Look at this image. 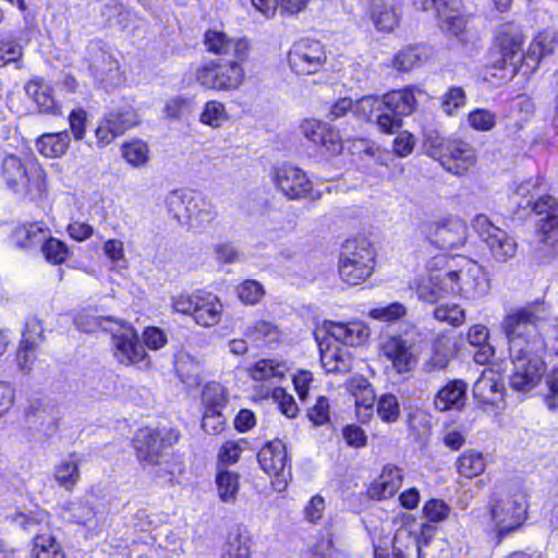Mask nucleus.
<instances>
[{"mask_svg": "<svg viewBox=\"0 0 558 558\" xmlns=\"http://www.w3.org/2000/svg\"><path fill=\"white\" fill-rule=\"evenodd\" d=\"M548 317L549 306L544 300H536L510 310L501 322L513 365L510 387L515 391L532 390L545 374L546 365L542 354L546 343L537 327L547 322Z\"/></svg>", "mask_w": 558, "mask_h": 558, "instance_id": "1", "label": "nucleus"}, {"mask_svg": "<svg viewBox=\"0 0 558 558\" xmlns=\"http://www.w3.org/2000/svg\"><path fill=\"white\" fill-rule=\"evenodd\" d=\"M1 178L10 191L32 201L41 198L47 190V173L34 158L22 160L15 155L5 156Z\"/></svg>", "mask_w": 558, "mask_h": 558, "instance_id": "2", "label": "nucleus"}, {"mask_svg": "<svg viewBox=\"0 0 558 558\" xmlns=\"http://www.w3.org/2000/svg\"><path fill=\"white\" fill-rule=\"evenodd\" d=\"M489 517L499 541L519 530L526 520V504L522 497L496 490L489 497Z\"/></svg>", "mask_w": 558, "mask_h": 558, "instance_id": "3", "label": "nucleus"}, {"mask_svg": "<svg viewBox=\"0 0 558 558\" xmlns=\"http://www.w3.org/2000/svg\"><path fill=\"white\" fill-rule=\"evenodd\" d=\"M375 266V252L366 240H349L339 257V275L342 281L356 286L367 279Z\"/></svg>", "mask_w": 558, "mask_h": 558, "instance_id": "4", "label": "nucleus"}, {"mask_svg": "<svg viewBox=\"0 0 558 558\" xmlns=\"http://www.w3.org/2000/svg\"><path fill=\"white\" fill-rule=\"evenodd\" d=\"M525 38L520 25L513 22L500 24L496 31L494 43L499 58L494 61V68L510 69L511 75L517 74L520 66L525 64V53L522 49Z\"/></svg>", "mask_w": 558, "mask_h": 558, "instance_id": "5", "label": "nucleus"}, {"mask_svg": "<svg viewBox=\"0 0 558 558\" xmlns=\"http://www.w3.org/2000/svg\"><path fill=\"white\" fill-rule=\"evenodd\" d=\"M416 108V99L411 87L391 90L381 98L373 95L364 96L353 105V112L361 119L371 121L380 110L398 113H412Z\"/></svg>", "mask_w": 558, "mask_h": 558, "instance_id": "6", "label": "nucleus"}, {"mask_svg": "<svg viewBox=\"0 0 558 558\" xmlns=\"http://www.w3.org/2000/svg\"><path fill=\"white\" fill-rule=\"evenodd\" d=\"M98 325L112 335L114 356L122 364H137L143 362L147 354L140 343L134 328L124 323L113 320L112 317H99Z\"/></svg>", "mask_w": 558, "mask_h": 558, "instance_id": "7", "label": "nucleus"}, {"mask_svg": "<svg viewBox=\"0 0 558 558\" xmlns=\"http://www.w3.org/2000/svg\"><path fill=\"white\" fill-rule=\"evenodd\" d=\"M472 228L495 262L507 263L515 256L518 250L515 239L495 226L486 215H476L472 220Z\"/></svg>", "mask_w": 558, "mask_h": 558, "instance_id": "8", "label": "nucleus"}, {"mask_svg": "<svg viewBox=\"0 0 558 558\" xmlns=\"http://www.w3.org/2000/svg\"><path fill=\"white\" fill-rule=\"evenodd\" d=\"M246 60L230 59L226 63L209 61L196 72L201 85L216 90H234L244 80L243 62Z\"/></svg>", "mask_w": 558, "mask_h": 558, "instance_id": "9", "label": "nucleus"}, {"mask_svg": "<svg viewBox=\"0 0 558 558\" xmlns=\"http://www.w3.org/2000/svg\"><path fill=\"white\" fill-rule=\"evenodd\" d=\"M180 434L173 428L145 427L137 432L134 448L137 458L146 464H157L163 450L179 440Z\"/></svg>", "mask_w": 558, "mask_h": 558, "instance_id": "10", "label": "nucleus"}, {"mask_svg": "<svg viewBox=\"0 0 558 558\" xmlns=\"http://www.w3.org/2000/svg\"><path fill=\"white\" fill-rule=\"evenodd\" d=\"M326 59V52L320 41L310 38L295 41L288 54L291 70L299 75L317 73L323 69Z\"/></svg>", "mask_w": 558, "mask_h": 558, "instance_id": "11", "label": "nucleus"}, {"mask_svg": "<svg viewBox=\"0 0 558 558\" xmlns=\"http://www.w3.org/2000/svg\"><path fill=\"white\" fill-rule=\"evenodd\" d=\"M422 231L430 244L440 250L462 246L466 241V226L457 217H447L422 226Z\"/></svg>", "mask_w": 558, "mask_h": 558, "instance_id": "12", "label": "nucleus"}, {"mask_svg": "<svg viewBox=\"0 0 558 558\" xmlns=\"http://www.w3.org/2000/svg\"><path fill=\"white\" fill-rule=\"evenodd\" d=\"M446 290L451 293H460L466 299H480L485 296L490 289L489 280L477 266H472L466 271L449 270L445 272Z\"/></svg>", "mask_w": 558, "mask_h": 558, "instance_id": "13", "label": "nucleus"}, {"mask_svg": "<svg viewBox=\"0 0 558 558\" xmlns=\"http://www.w3.org/2000/svg\"><path fill=\"white\" fill-rule=\"evenodd\" d=\"M136 124L137 114L131 106L124 105L111 110L95 131L98 146L104 147L110 144L117 136Z\"/></svg>", "mask_w": 558, "mask_h": 558, "instance_id": "14", "label": "nucleus"}, {"mask_svg": "<svg viewBox=\"0 0 558 558\" xmlns=\"http://www.w3.org/2000/svg\"><path fill=\"white\" fill-rule=\"evenodd\" d=\"M276 185L289 199L317 198L320 196V193L313 194V184L306 173L302 169L288 163L277 169Z\"/></svg>", "mask_w": 558, "mask_h": 558, "instance_id": "15", "label": "nucleus"}, {"mask_svg": "<svg viewBox=\"0 0 558 558\" xmlns=\"http://www.w3.org/2000/svg\"><path fill=\"white\" fill-rule=\"evenodd\" d=\"M530 211L539 217L536 227L539 240L550 246L558 245V199L548 194L538 196Z\"/></svg>", "mask_w": 558, "mask_h": 558, "instance_id": "16", "label": "nucleus"}, {"mask_svg": "<svg viewBox=\"0 0 558 558\" xmlns=\"http://www.w3.org/2000/svg\"><path fill=\"white\" fill-rule=\"evenodd\" d=\"M204 44L209 52L231 59L247 60L251 52L246 38H233L219 31H207Z\"/></svg>", "mask_w": 558, "mask_h": 558, "instance_id": "17", "label": "nucleus"}, {"mask_svg": "<svg viewBox=\"0 0 558 558\" xmlns=\"http://www.w3.org/2000/svg\"><path fill=\"white\" fill-rule=\"evenodd\" d=\"M437 160L448 172L462 175L475 165L476 155L469 143L461 140H451Z\"/></svg>", "mask_w": 558, "mask_h": 558, "instance_id": "18", "label": "nucleus"}, {"mask_svg": "<svg viewBox=\"0 0 558 558\" xmlns=\"http://www.w3.org/2000/svg\"><path fill=\"white\" fill-rule=\"evenodd\" d=\"M381 351L399 374L411 372L417 363L413 343L400 336L386 338Z\"/></svg>", "mask_w": 558, "mask_h": 558, "instance_id": "19", "label": "nucleus"}, {"mask_svg": "<svg viewBox=\"0 0 558 558\" xmlns=\"http://www.w3.org/2000/svg\"><path fill=\"white\" fill-rule=\"evenodd\" d=\"M505 385L500 367L486 368L473 385V397L477 402L498 405L504 401Z\"/></svg>", "mask_w": 558, "mask_h": 558, "instance_id": "20", "label": "nucleus"}, {"mask_svg": "<svg viewBox=\"0 0 558 558\" xmlns=\"http://www.w3.org/2000/svg\"><path fill=\"white\" fill-rule=\"evenodd\" d=\"M461 0H440L437 19L440 29L447 36H453L463 41L466 32L468 19L462 12Z\"/></svg>", "mask_w": 558, "mask_h": 558, "instance_id": "21", "label": "nucleus"}, {"mask_svg": "<svg viewBox=\"0 0 558 558\" xmlns=\"http://www.w3.org/2000/svg\"><path fill=\"white\" fill-rule=\"evenodd\" d=\"M86 60L89 63V70L95 78L105 81L107 77L113 78L119 71V63L101 40H92L86 47Z\"/></svg>", "mask_w": 558, "mask_h": 558, "instance_id": "22", "label": "nucleus"}, {"mask_svg": "<svg viewBox=\"0 0 558 558\" xmlns=\"http://www.w3.org/2000/svg\"><path fill=\"white\" fill-rule=\"evenodd\" d=\"M304 136L315 145L324 147L328 153L336 155L342 150L339 132L319 120H305L301 125Z\"/></svg>", "mask_w": 558, "mask_h": 558, "instance_id": "23", "label": "nucleus"}, {"mask_svg": "<svg viewBox=\"0 0 558 558\" xmlns=\"http://www.w3.org/2000/svg\"><path fill=\"white\" fill-rule=\"evenodd\" d=\"M216 215L215 207L203 195L186 193L181 223L190 225L191 228H203L209 225Z\"/></svg>", "mask_w": 558, "mask_h": 558, "instance_id": "24", "label": "nucleus"}, {"mask_svg": "<svg viewBox=\"0 0 558 558\" xmlns=\"http://www.w3.org/2000/svg\"><path fill=\"white\" fill-rule=\"evenodd\" d=\"M369 11L375 27L380 32H392L400 22L401 11L398 4L384 0H359Z\"/></svg>", "mask_w": 558, "mask_h": 558, "instance_id": "25", "label": "nucleus"}, {"mask_svg": "<svg viewBox=\"0 0 558 558\" xmlns=\"http://www.w3.org/2000/svg\"><path fill=\"white\" fill-rule=\"evenodd\" d=\"M257 460L260 468L271 476L284 477L288 466L286 445L280 439L267 442L258 452Z\"/></svg>", "mask_w": 558, "mask_h": 558, "instance_id": "26", "label": "nucleus"}, {"mask_svg": "<svg viewBox=\"0 0 558 558\" xmlns=\"http://www.w3.org/2000/svg\"><path fill=\"white\" fill-rule=\"evenodd\" d=\"M223 306L219 298L210 292L198 290V298L194 305L193 320L202 327H214L222 316Z\"/></svg>", "mask_w": 558, "mask_h": 558, "instance_id": "27", "label": "nucleus"}, {"mask_svg": "<svg viewBox=\"0 0 558 558\" xmlns=\"http://www.w3.org/2000/svg\"><path fill=\"white\" fill-rule=\"evenodd\" d=\"M558 46V33L553 29L541 32L530 44L525 52V64L534 71L541 60L551 54Z\"/></svg>", "mask_w": 558, "mask_h": 558, "instance_id": "28", "label": "nucleus"}, {"mask_svg": "<svg viewBox=\"0 0 558 558\" xmlns=\"http://www.w3.org/2000/svg\"><path fill=\"white\" fill-rule=\"evenodd\" d=\"M327 333L337 342L344 345H359L364 342L368 336L365 327L359 322L352 323H325Z\"/></svg>", "mask_w": 558, "mask_h": 558, "instance_id": "29", "label": "nucleus"}, {"mask_svg": "<svg viewBox=\"0 0 558 558\" xmlns=\"http://www.w3.org/2000/svg\"><path fill=\"white\" fill-rule=\"evenodd\" d=\"M26 423L38 438H48L58 429L57 412L53 408H32L26 415Z\"/></svg>", "mask_w": 558, "mask_h": 558, "instance_id": "30", "label": "nucleus"}, {"mask_svg": "<svg viewBox=\"0 0 558 558\" xmlns=\"http://www.w3.org/2000/svg\"><path fill=\"white\" fill-rule=\"evenodd\" d=\"M26 95L37 105L39 112L58 116L60 106L56 102L51 87L41 78L31 80L25 85Z\"/></svg>", "mask_w": 558, "mask_h": 558, "instance_id": "31", "label": "nucleus"}, {"mask_svg": "<svg viewBox=\"0 0 558 558\" xmlns=\"http://www.w3.org/2000/svg\"><path fill=\"white\" fill-rule=\"evenodd\" d=\"M403 481L402 471L392 465H387L377 481L368 489L372 498L387 499L396 494Z\"/></svg>", "mask_w": 558, "mask_h": 558, "instance_id": "32", "label": "nucleus"}, {"mask_svg": "<svg viewBox=\"0 0 558 558\" xmlns=\"http://www.w3.org/2000/svg\"><path fill=\"white\" fill-rule=\"evenodd\" d=\"M49 236V229L44 222L24 223L15 228L12 239L20 248L27 250L43 245Z\"/></svg>", "mask_w": 558, "mask_h": 558, "instance_id": "33", "label": "nucleus"}, {"mask_svg": "<svg viewBox=\"0 0 558 558\" xmlns=\"http://www.w3.org/2000/svg\"><path fill=\"white\" fill-rule=\"evenodd\" d=\"M466 384L463 380L454 379L449 381L436 395L434 404L439 411L459 409L464 405Z\"/></svg>", "mask_w": 558, "mask_h": 558, "instance_id": "34", "label": "nucleus"}, {"mask_svg": "<svg viewBox=\"0 0 558 558\" xmlns=\"http://www.w3.org/2000/svg\"><path fill=\"white\" fill-rule=\"evenodd\" d=\"M320 362L327 373L342 374L351 371L352 357L349 350L338 345L320 348Z\"/></svg>", "mask_w": 558, "mask_h": 558, "instance_id": "35", "label": "nucleus"}, {"mask_svg": "<svg viewBox=\"0 0 558 558\" xmlns=\"http://www.w3.org/2000/svg\"><path fill=\"white\" fill-rule=\"evenodd\" d=\"M543 195L542 179L538 177L515 183L512 189L513 202L522 209H532L538 196Z\"/></svg>", "mask_w": 558, "mask_h": 558, "instance_id": "36", "label": "nucleus"}, {"mask_svg": "<svg viewBox=\"0 0 558 558\" xmlns=\"http://www.w3.org/2000/svg\"><path fill=\"white\" fill-rule=\"evenodd\" d=\"M244 335L256 345H268L279 340L281 332L270 320L259 319L247 325Z\"/></svg>", "mask_w": 558, "mask_h": 558, "instance_id": "37", "label": "nucleus"}, {"mask_svg": "<svg viewBox=\"0 0 558 558\" xmlns=\"http://www.w3.org/2000/svg\"><path fill=\"white\" fill-rule=\"evenodd\" d=\"M70 145V135L68 131L43 134L36 141L38 151L48 158H58L63 156Z\"/></svg>", "mask_w": 558, "mask_h": 558, "instance_id": "38", "label": "nucleus"}, {"mask_svg": "<svg viewBox=\"0 0 558 558\" xmlns=\"http://www.w3.org/2000/svg\"><path fill=\"white\" fill-rule=\"evenodd\" d=\"M33 543L31 558H66L61 544L52 533L37 534Z\"/></svg>", "mask_w": 558, "mask_h": 558, "instance_id": "39", "label": "nucleus"}, {"mask_svg": "<svg viewBox=\"0 0 558 558\" xmlns=\"http://www.w3.org/2000/svg\"><path fill=\"white\" fill-rule=\"evenodd\" d=\"M428 58V49L425 46H409L397 53L395 66L400 72H407L422 65Z\"/></svg>", "mask_w": 558, "mask_h": 558, "instance_id": "40", "label": "nucleus"}, {"mask_svg": "<svg viewBox=\"0 0 558 558\" xmlns=\"http://www.w3.org/2000/svg\"><path fill=\"white\" fill-rule=\"evenodd\" d=\"M486 466L484 456L473 449L464 451L457 460V470L460 475L473 478L481 475Z\"/></svg>", "mask_w": 558, "mask_h": 558, "instance_id": "41", "label": "nucleus"}, {"mask_svg": "<svg viewBox=\"0 0 558 558\" xmlns=\"http://www.w3.org/2000/svg\"><path fill=\"white\" fill-rule=\"evenodd\" d=\"M61 461L54 469V480L64 489L71 492L81 478L78 461L73 459Z\"/></svg>", "mask_w": 558, "mask_h": 558, "instance_id": "42", "label": "nucleus"}, {"mask_svg": "<svg viewBox=\"0 0 558 558\" xmlns=\"http://www.w3.org/2000/svg\"><path fill=\"white\" fill-rule=\"evenodd\" d=\"M14 522L24 531L34 533V536L43 533H51L48 529L49 514L46 511L17 513L14 518Z\"/></svg>", "mask_w": 558, "mask_h": 558, "instance_id": "43", "label": "nucleus"}, {"mask_svg": "<svg viewBox=\"0 0 558 558\" xmlns=\"http://www.w3.org/2000/svg\"><path fill=\"white\" fill-rule=\"evenodd\" d=\"M286 371V365L275 360H259L250 368V375L254 380H280Z\"/></svg>", "mask_w": 558, "mask_h": 558, "instance_id": "44", "label": "nucleus"}, {"mask_svg": "<svg viewBox=\"0 0 558 558\" xmlns=\"http://www.w3.org/2000/svg\"><path fill=\"white\" fill-rule=\"evenodd\" d=\"M397 533H405L402 535V539L407 538L409 542L405 545V549L416 555V558H423V549L426 547L436 534V526L432 524H422L418 535L412 536L407 531H398Z\"/></svg>", "mask_w": 558, "mask_h": 558, "instance_id": "45", "label": "nucleus"}, {"mask_svg": "<svg viewBox=\"0 0 558 558\" xmlns=\"http://www.w3.org/2000/svg\"><path fill=\"white\" fill-rule=\"evenodd\" d=\"M149 153L147 143L142 140H134L122 146L124 159L135 168L144 167L148 162Z\"/></svg>", "mask_w": 558, "mask_h": 558, "instance_id": "46", "label": "nucleus"}, {"mask_svg": "<svg viewBox=\"0 0 558 558\" xmlns=\"http://www.w3.org/2000/svg\"><path fill=\"white\" fill-rule=\"evenodd\" d=\"M445 274L433 276L428 282L417 289L418 298L426 303H437L441 298L451 291L446 290L447 284L442 281Z\"/></svg>", "mask_w": 558, "mask_h": 558, "instance_id": "47", "label": "nucleus"}, {"mask_svg": "<svg viewBox=\"0 0 558 558\" xmlns=\"http://www.w3.org/2000/svg\"><path fill=\"white\" fill-rule=\"evenodd\" d=\"M223 558H251L250 537L245 533H230L223 547Z\"/></svg>", "mask_w": 558, "mask_h": 558, "instance_id": "48", "label": "nucleus"}, {"mask_svg": "<svg viewBox=\"0 0 558 558\" xmlns=\"http://www.w3.org/2000/svg\"><path fill=\"white\" fill-rule=\"evenodd\" d=\"M203 402L205 410L221 411L228 402L226 388L215 381L207 384L203 390Z\"/></svg>", "mask_w": 558, "mask_h": 558, "instance_id": "49", "label": "nucleus"}, {"mask_svg": "<svg viewBox=\"0 0 558 558\" xmlns=\"http://www.w3.org/2000/svg\"><path fill=\"white\" fill-rule=\"evenodd\" d=\"M216 483L218 494L222 501L230 502L235 499L239 490V476L230 471H220L217 474Z\"/></svg>", "mask_w": 558, "mask_h": 558, "instance_id": "50", "label": "nucleus"}, {"mask_svg": "<svg viewBox=\"0 0 558 558\" xmlns=\"http://www.w3.org/2000/svg\"><path fill=\"white\" fill-rule=\"evenodd\" d=\"M434 317L438 322L459 327L465 322V312L458 304H439L434 310Z\"/></svg>", "mask_w": 558, "mask_h": 558, "instance_id": "51", "label": "nucleus"}, {"mask_svg": "<svg viewBox=\"0 0 558 558\" xmlns=\"http://www.w3.org/2000/svg\"><path fill=\"white\" fill-rule=\"evenodd\" d=\"M227 119L228 114L225 105L217 100L207 101L199 118L203 124L211 128L221 126Z\"/></svg>", "mask_w": 558, "mask_h": 558, "instance_id": "52", "label": "nucleus"}, {"mask_svg": "<svg viewBox=\"0 0 558 558\" xmlns=\"http://www.w3.org/2000/svg\"><path fill=\"white\" fill-rule=\"evenodd\" d=\"M377 414L387 423L397 422L400 416V403L392 393H384L377 402Z\"/></svg>", "mask_w": 558, "mask_h": 558, "instance_id": "53", "label": "nucleus"}, {"mask_svg": "<svg viewBox=\"0 0 558 558\" xmlns=\"http://www.w3.org/2000/svg\"><path fill=\"white\" fill-rule=\"evenodd\" d=\"M411 113H398L396 111L380 110L375 117L377 128L387 134L397 133L402 126V118Z\"/></svg>", "mask_w": 558, "mask_h": 558, "instance_id": "54", "label": "nucleus"}, {"mask_svg": "<svg viewBox=\"0 0 558 558\" xmlns=\"http://www.w3.org/2000/svg\"><path fill=\"white\" fill-rule=\"evenodd\" d=\"M43 254L46 259L52 264H62L69 257V250L66 245L54 238H47L41 245Z\"/></svg>", "mask_w": 558, "mask_h": 558, "instance_id": "55", "label": "nucleus"}, {"mask_svg": "<svg viewBox=\"0 0 558 558\" xmlns=\"http://www.w3.org/2000/svg\"><path fill=\"white\" fill-rule=\"evenodd\" d=\"M239 299L247 305L257 304L265 294L263 286L256 280H245L236 288Z\"/></svg>", "mask_w": 558, "mask_h": 558, "instance_id": "56", "label": "nucleus"}, {"mask_svg": "<svg viewBox=\"0 0 558 558\" xmlns=\"http://www.w3.org/2000/svg\"><path fill=\"white\" fill-rule=\"evenodd\" d=\"M470 125L481 132L490 131L496 124V116L487 109H475L468 116Z\"/></svg>", "mask_w": 558, "mask_h": 558, "instance_id": "57", "label": "nucleus"}, {"mask_svg": "<svg viewBox=\"0 0 558 558\" xmlns=\"http://www.w3.org/2000/svg\"><path fill=\"white\" fill-rule=\"evenodd\" d=\"M465 93L461 87H451L444 95L441 101V109L448 116L454 114V112L465 105Z\"/></svg>", "mask_w": 558, "mask_h": 558, "instance_id": "58", "label": "nucleus"}, {"mask_svg": "<svg viewBox=\"0 0 558 558\" xmlns=\"http://www.w3.org/2000/svg\"><path fill=\"white\" fill-rule=\"evenodd\" d=\"M175 371L182 381L194 380L198 375L199 365L189 354H181L175 362Z\"/></svg>", "mask_w": 558, "mask_h": 558, "instance_id": "59", "label": "nucleus"}, {"mask_svg": "<svg viewBox=\"0 0 558 558\" xmlns=\"http://www.w3.org/2000/svg\"><path fill=\"white\" fill-rule=\"evenodd\" d=\"M450 138H445L437 130H427L424 133V145L429 156L438 159L440 153L445 150V147L450 142Z\"/></svg>", "mask_w": 558, "mask_h": 558, "instance_id": "60", "label": "nucleus"}, {"mask_svg": "<svg viewBox=\"0 0 558 558\" xmlns=\"http://www.w3.org/2000/svg\"><path fill=\"white\" fill-rule=\"evenodd\" d=\"M405 315V307L399 303L393 302L387 306L375 307L371 310L369 316L381 322H393Z\"/></svg>", "mask_w": 558, "mask_h": 558, "instance_id": "61", "label": "nucleus"}, {"mask_svg": "<svg viewBox=\"0 0 558 558\" xmlns=\"http://www.w3.org/2000/svg\"><path fill=\"white\" fill-rule=\"evenodd\" d=\"M307 416L314 425L326 424L330 418V404L326 397H318L316 403L308 409Z\"/></svg>", "mask_w": 558, "mask_h": 558, "instance_id": "62", "label": "nucleus"}, {"mask_svg": "<svg viewBox=\"0 0 558 558\" xmlns=\"http://www.w3.org/2000/svg\"><path fill=\"white\" fill-rule=\"evenodd\" d=\"M36 342L29 338H23L16 352L17 365L22 371L31 369L35 360Z\"/></svg>", "mask_w": 558, "mask_h": 558, "instance_id": "63", "label": "nucleus"}, {"mask_svg": "<svg viewBox=\"0 0 558 558\" xmlns=\"http://www.w3.org/2000/svg\"><path fill=\"white\" fill-rule=\"evenodd\" d=\"M63 517L78 524L85 523L92 515V509L83 502L71 501L62 506Z\"/></svg>", "mask_w": 558, "mask_h": 558, "instance_id": "64", "label": "nucleus"}]
</instances>
